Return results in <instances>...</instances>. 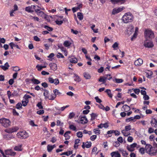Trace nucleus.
<instances>
[{
  "label": "nucleus",
  "mask_w": 157,
  "mask_h": 157,
  "mask_svg": "<svg viewBox=\"0 0 157 157\" xmlns=\"http://www.w3.org/2000/svg\"><path fill=\"white\" fill-rule=\"evenodd\" d=\"M145 150L146 153L151 156L155 155L157 153V149L149 144H146Z\"/></svg>",
  "instance_id": "1"
},
{
  "label": "nucleus",
  "mask_w": 157,
  "mask_h": 157,
  "mask_svg": "<svg viewBox=\"0 0 157 157\" xmlns=\"http://www.w3.org/2000/svg\"><path fill=\"white\" fill-rule=\"evenodd\" d=\"M134 17L133 14L129 12L126 13L122 16V20L124 23H128L133 21Z\"/></svg>",
  "instance_id": "2"
},
{
  "label": "nucleus",
  "mask_w": 157,
  "mask_h": 157,
  "mask_svg": "<svg viewBox=\"0 0 157 157\" xmlns=\"http://www.w3.org/2000/svg\"><path fill=\"white\" fill-rule=\"evenodd\" d=\"M144 34L147 40H151L155 37L154 32L150 29H146L144 32Z\"/></svg>",
  "instance_id": "3"
},
{
  "label": "nucleus",
  "mask_w": 157,
  "mask_h": 157,
  "mask_svg": "<svg viewBox=\"0 0 157 157\" xmlns=\"http://www.w3.org/2000/svg\"><path fill=\"white\" fill-rule=\"evenodd\" d=\"M17 136L20 138L25 139L29 136V134L25 131H23L18 132L17 134Z\"/></svg>",
  "instance_id": "4"
},
{
  "label": "nucleus",
  "mask_w": 157,
  "mask_h": 157,
  "mask_svg": "<svg viewBox=\"0 0 157 157\" xmlns=\"http://www.w3.org/2000/svg\"><path fill=\"white\" fill-rule=\"evenodd\" d=\"M0 123L5 127H8L10 124V121L5 118L0 119Z\"/></svg>",
  "instance_id": "5"
},
{
  "label": "nucleus",
  "mask_w": 157,
  "mask_h": 157,
  "mask_svg": "<svg viewBox=\"0 0 157 157\" xmlns=\"http://www.w3.org/2000/svg\"><path fill=\"white\" fill-rule=\"evenodd\" d=\"M0 152L3 155V157H8L6 155H10L12 156H14L16 154V153L13 152L11 149L7 150L5 151V154L6 155H5L3 151L0 149Z\"/></svg>",
  "instance_id": "6"
},
{
  "label": "nucleus",
  "mask_w": 157,
  "mask_h": 157,
  "mask_svg": "<svg viewBox=\"0 0 157 157\" xmlns=\"http://www.w3.org/2000/svg\"><path fill=\"white\" fill-rule=\"evenodd\" d=\"M40 9H35V12L37 15L41 17H44V18H46L47 16L46 15L43 11H40Z\"/></svg>",
  "instance_id": "7"
},
{
  "label": "nucleus",
  "mask_w": 157,
  "mask_h": 157,
  "mask_svg": "<svg viewBox=\"0 0 157 157\" xmlns=\"http://www.w3.org/2000/svg\"><path fill=\"white\" fill-rule=\"evenodd\" d=\"M144 46L148 48H151L154 46V44L152 41H145L144 43Z\"/></svg>",
  "instance_id": "8"
},
{
  "label": "nucleus",
  "mask_w": 157,
  "mask_h": 157,
  "mask_svg": "<svg viewBox=\"0 0 157 157\" xmlns=\"http://www.w3.org/2000/svg\"><path fill=\"white\" fill-rule=\"evenodd\" d=\"M36 6L34 5H31V6L26 7L25 8V10L28 13H32L34 12V10H35Z\"/></svg>",
  "instance_id": "9"
},
{
  "label": "nucleus",
  "mask_w": 157,
  "mask_h": 157,
  "mask_svg": "<svg viewBox=\"0 0 157 157\" xmlns=\"http://www.w3.org/2000/svg\"><path fill=\"white\" fill-rule=\"evenodd\" d=\"M124 9V8L123 7L115 8L113 9L112 13V14L115 15L121 12Z\"/></svg>",
  "instance_id": "10"
},
{
  "label": "nucleus",
  "mask_w": 157,
  "mask_h": 157,
  "mask_svg": "<svg viewBox=\"0 0 157 157\" xmlns=\"http://www.w3.org/2000/svg\"><path fill=\"white\" fill-rule=\"evenodd\" d=\"M49 82L51 83H54L56 85L59 83V80L58 78L53 79L52 78L49 77L48 79Z\"/></svg>",
  "instance_id": "11"
},
{
  "label": "nucleus",
  "mask_w": 157,
  "mask_h": 157,
  "mask_svg": "<svg viewBox=\"0 0 157 157\" xmlns=\"http://www.w3.org/2000/svg\"><path fill=\"white\" fill-rule=\"evenodd\" d=\"M137 144L136 143H134L130 145L127 147V149L130 151H133L134 150V148L136 147Z\"/></svg>",
  "instance_id": "12"
},
{
  "label": "nucleus",
  "mask_w": 157,
  "mask_h": 157,
  "mask_svg": "<svg viewBox=\"0 0 157 157\" xmlns=\"http://www.w3.org/2000/svg\"><path fill=\"white\" fill-rule=\"evenodd\" d=\"M79 117L80 118V120L78 122L79 123L82 124H85L88 122L86 116H84L82 117Z\"/></svg>",
  "instance_id": "13"
},
{
  "label": "nucleus",
  "mask_w": 157,
  "mask_h": 157,
  "mask_svg": "<svg viewBox=\"0 0 157 157\" xmlns=\"http://www.w3.org/2000/svg\"><path fill=\"white\" fill-rule=\"evenodd\" d=\"M134 30V27L132 26H129L127 28L126 33L130 35L133 32Z\"/></svg>",
  "instance_id": "14"
},
{
  "label": "nucleus",
  "mask_w": 157,
  "mask_h": 157,
  "mask_svg": "<svg viewBox=\"0 0 157 157\" xmlns=\"http://www.w3.org/2000/svg\"><path fill=\"white\" fill-rule=\"evenodd\" d=\"M143 63V60L139 58L135 61L134 64L136 66H139L142 64Z\"/></svg>",
  "instance_id": "15"
},
{
  "label": "nucleus",
  "mask_w": 157,
  "mask_h": 157,
  "mask_svg": "<svg viewBox=\"0 0 157 157\" xmlns=\"http://www.w3.org/2000/svg\"><path fill=\"white\" fill-rule=\"evenodd\" d=\"M91 146V143L90 142H87L85 143V146L84 145V143H83V144L82 145V147L83 148H84L85 147L87 148H90Z\"/></svg>",
  "instance_id": "16"
},
{
  "label": "nucleus",
  "mask_w": 157,
  "mask_h": 157,
  "mask_svg": "<svg viewBox=\"0 0 157 157\" xmlns=\"http://www.w3.org/2000/svg\"><path fill=\"white\" fill-rule=\"evenodd\" d=\"M112 157H121L120 154L118 151H113L111 153Z\"/></svg>",
  "instance_id": "17"
},
{
  "label": "nucleus",
  "mask_w": 157,
  "mask_h": 157,
  "mask_svg": "<svg viewBox=\"0 0 157 157\" xmlns=\"http://www.w3.org/2000/svg\"><path fill=\"white\" fill-rule=\"evenodd\" d=\"M44 91L43 95L45 97L44 98L45 99H48L50 96L48 91L44 89Z\"/></svg>",
  "instance_id": "18"
},
{
  "label": "nucleus",
  "mask_w": 157,
  "mask_h": 157,
  "mask_svg": "<svg viewBox=\"0 0 157 157\" xmlns=\"http://www.w3.org/2000/svg\"><path fill=\"white\" fill-rule=\"evenodd\" d=\"M9 67L10 66L7 62L4 65H1L0 66V67L4 71H6L8 69Z\"/></svg>",
  "instance_id": "19"
},
{
  "label": "nucleus",
  "mask_w": 157,
  "mask_h": 157,
  "mask_svg": "<svg viewBox=\"0 0 157 157\" xmlns=\"http://www.w3.org/2000/svg\"><path fill=\"white\" fill-rule=\"evenodd\" d=\"M122 109L123 111L127 112L130 110V108L127 105H125L122 106Z\"/></svg>",
  "instance_id": "20"
},
{
  "label": "nucleus",
  "mask_w": 157,
  "mask_h": 157,
  "mask_svg": "<svg viewBox=\"0 0 157 157\" xmlns=\"http://www.w3.org/2000/svg\"><path fill=\"white\" fill-rule=\"evenodd\" d=\"M29 99H28L26 98H25V97L24 96L23 100L22 101V105L24 106H26L27 105Z\"/></svg>",
  "instance_id": "21"
},
{
  "label": "nucleus",
  "mask_w": 157,
  "mask_h": 157,
  "mask_svg": "<svg viewBox=\"0 0 157 157\" xmlns=\"http://www.w3.org/2000/svg\"><path fill=\"white\" fill-rule=\"evenodd\" d=\"M147 77L149 78H151L152 77L153 73L151 71H148L146 72Z\"/></svg>",
  "instance_id": "22"
},
{
  "label": "nucleus",
  "mask_w": 157,
  "mask_h": 157,
  "mask_svg": "<svg viewBox=\"0 0 157 157\" xmlns=\"http://www.w3.org/2000/svg\"><path fill=\"white\" fill-rule=\"evenodd\" d=\"M121 133L125 136H128L129 135H131L129 132L126 131L124 129L121 131Z\"/></svg>",
  "instance_id": "23"
},
{
  "label": "nucleus",
  "mask_w": 157,
  "mask_h": 157,
  "mask_svg": "<svg viewBox=\"0 0 157 157\" xmlns=\"http://www.w3.org/2000/svg\"><path fill=\"white\" fill-rule=\"evenodd\" d=\"M69 60L70 63H76L78 62L77 59L74 57H70Z\"/></svg>",
  "instance_id": "24"
},
{
  "label": "nucleus",
  "mask_w": 157,
  "mask_h": 157,
  "mask_svg": "<svg viewBox=\"0 0 157 157\" xmlns=\"http://www.w3.org/2000/svg\"><path fill=\"white\" fill-rule=\"evenodd\" d=\"M109 126L108 124L107 123H105L104 124H101L98 126V127L100 128H101L104 127L105 128H107Z\"/></svg>",
  "instance_id": "25"
},
{
  "label": "nucleus",
  "mask_w": 157,
  "mask_h": 157,
  "mask_svg": "<svg viewBox=\"0 0 157 157\" xmlns=\"http://www.w3.org/2000/svg\"><path fill=\"white\" fill-rule=\"evenodd\" d=\"M50 66L51 69L54 71L56 70L57 69V65L55 63H52L50 64Z\"/></svg>",
  "instance_id": "26"
},
{
  "label": "nucleus",
  "mask_w": 157,
  "mask_h": 157,
  "mask_svg": "<svg viewBox=\"0 0 157 157\" xmlns=\"http://www.w3.org/2000/svg\"><path fill=\"white\" fill-rule=\"evenodd\" d=\"M119 151L121 152L122 155L124 156H126L128 155V154L127 151L123 149H119Z\"/></svg>",
  "instance_id": "27"
},
{
  "label": "nucleus",
  "mask_w": 157,
  "mask_h": 157,
  "mask_svg": "<svg viewBox=\"0 0 157 157\" xmlns=\"http://www.w3.org/2000/svg\"><path fill=\"white\" fill-rule=\"evenodd\" d=\"M74 78L75 81L77 82H79L81 80L79 76L76 74H74Z\"/></svg>",
  "instance_id": "28"
},
{
  "label": "nucleus",
  "mask_w": 157,
  "mask_h": 157,
  "mask_svg": "<svg viewBox=\"0 0 157 157\" xmlns=\"http://www.w3.org/2000/svg\"><path fill=\"white\" fill-rule=\"evenodd\" d=\"M9 45L12 49H13V47H16L17 48L20 49V48L18 45L15 44L13 42L10 43Z\"/></svg>",
  "instance_id": "29"
},
{
  "label": "nucleus",
  "mask_w": 157,
  "mask_h": 157,
  "mask_svg": "<svg viewBox=\"0 0 157 157\" xmlns=\"http://www.w3.org/2000/svg\"><path fill=\"white\" fill-rule=\"evenodd\" d=\"M22 144H20L18 146H15L14 148V150L16 151H21L22 150Z\"/></svg>",
  "instance_id": "30"
},
{
  "label": "nucleus",
  "mask_w": 157,
  "mask_h": 157,
  "mask_svg": "<svg viewBox=\"0 0 157 157\" xmlns=\"http://www.w3.org/2000/svg\"><path fill=\"white\" fill-rule=\"evenodd\" d=\"M71 43L68 40H66L64 41L63 45L66 47H68L71 45Z\"/></svg>",
  "instance_id": "31"
},
{
  "label": "nucleus",
  "mask_w": 157,
  "mask_h": 157,
  "mask_svg": "<svg viewBox=\"0 0 157 157\" xmlns=\"http://www.w3.org/2000/svg\"><path fill=\"white\" fill-rule=\"evenodd\" d=\"M113 81L117 83H119L123 82V80L122 79L115 78V79H113Z\"/></svg>",
  "instance_id": "32"
},
{
  "label": "nucleus",
  "mask_w": 157,
  "mask_h": 157,
  "mask_svg": "<svg viewBox=\"0 0 157 157\" xmlns=\"http://www.w3.org/2000/svg\"><path fill=\"white\" fill-rule=\"evenodd\" d=\"M105 92H106L107 94L109 96V97H110L111 98H112V97L113 95H112V94H111V91L110 90L107 89L105 91Z\"/></svg>",
  "instance_id": "33"
},
{
  "label": "nucleus",
  "mask_w": 157,
  "mask_h": 157,
  "mask_svg": "<svg viewBox=\"0 0 157 157\" xmlns=\"http://www.w3.org/2000/svg\"><path fill=\"white\" fill-rule=\"evenodd\" d=\"M31 80L33 83L34 84H38L40 83V82L39 81L35 78H33Z\"/></svg>",
  "instance_id": "34"
},
{
  "label": "nucleus",
  "mask_w": 157,
  "mask_h": 157,
  "mask_svg": "<svg viewBox=\"0 0 157 157\" xmlns=\"http://www.w3.org/2000/svg\"><path fill=\"white\" fill-rule=\"evenodd\" d=\"M113 133V130L109 131L107 132V134L106 135L107 137H110L112 136L111 134Z\"/></svg>",
  "instance_id": "35"
},
{
  "label": "nucleus",
  "mask_w": 157,
  "mask_h": 157,
  "mask_svg": "<svg viewBox=\"0 0 157 157\" xmlns=\"http://www.w3.org/2000/svg\"><path fill=\"white\" fill-rule=\"evenodd\" d=\"M77 17H78V19L80 20H82L83 19V17L82 14L80 12L78 13Z\"/></svg>",
  "instance_id": "36"
},
{
  "label": "nucleus",
  "mask_w": 157,
  "mask_h": 157,
  "mask_svg": "<svg viewBox=\"0 0 157 157\" xmlns=\"http://www.w3.org/2000/svg\"><path fill=\"white\" fill-rule=\"evenodd\" d=\"M84 76L86 79H89L91 77L89 74L86 72L84 73Z\"/></svg>",
  "instance_id": "37"
},
{
  "label": "nucleus",
  "mask_w": 157,
  "mask_h": 157,
  "mask_svg": "<svg viewBox=\"0 0 157 157\" xmlns=\"http://www.w3.org/2000/svg\"><path fill=\"white\" fill-rule=\"evenodd\" d=\"M107 79V77H101L99 79V81L100 82H101L104 83L105 82L106 79Z\"/></svg>",
  "instance_id": "38"
},
{
  "label": "nucleus",
  "mask_w": 157,
  "mask_h": 157,
  "mask_svg": "<svg viewBox=\"0 0 157 157\" xmlns=\"http://www.w3.org/2000/svg\"><path fill=\"white\" fill-rule=\"evenodd\" d=\"M69 128L74 131H76V127L73 124H70L69 127Z\"/></svg>",
  "instance_id": "39"
},
{
  "label": "nucleus",
  "mask_w": 157,
  "mask_h": 157,
  "mask_svg": "<svg viewBox=\"0 0 157 157\" xmlns=\"http://www.w3.org/2000/svg\"><path fill=\"white\" fill-rule=\"evenodd\" d=\"M56 94H52L51 95L49 96L48 99L50 100H53L56 98Z\"/></svg>",
  "instance_id": "40"
},
{
  "label": "nucleus",
  "mask_w": 157,
  "mask_h": 157,
  "mask_svg": "<svg viewBox=\"0 0 157 157\" xmlns=\"http://www.w3.org/2000/svg\"><path fill=\"white\" fill-rule=\"evenodd\" d=\"M54 94H56V96L57 95H59L61 94V93L59 92V90L57 89H55L53 91Z\"/></svg>",
  "instance_id": "41"
},
{
  "label": "nucleus",
  "mask_w": 157,
  "mask_h": 157,
  "mask_svg": "<svg viewBox=\"0 0 157 157\" xmlns=\"http://www.w3.org/2000/svg\"><path fill=\"white\" fill-rule=\"evenodd\" d=\"M91 120H93L97 117V115L95 113H92L91 114Z\"/></svg>",
  "instance_id": "42"
},
{
  "label": "nucleus",
  "mask_w": 157,
  "mask_h": 157,
  "mask_svg": "<svg viewBox=\"0 0 157 157\" xmlns=\"http://www.w3.org/2000/svg\"><path fill=\"white\" fill-rule=\"evenodd\" d=\"M12 132H16L19 129L17 127H13L10 128Z\"/></svg>",
  "instance_id": "43"
},
{
  "label": "nucleus",
  "mask_w": 157,
  "mask_h": 157,
  "mask_svg": "<svg viewBox=\"0 0 157 157\" xmlns=\"http://www.w3.org/2000/svg\"><path fill=\"white\" fill-rule=\"evenodd\" d=\"M30 18L31 20H34L36 21H39V18L36 17H33L32 16H30Z\"/></svg>",
  "instance_id": "44"
},
{
  "label": "nucleus",
  "mask_w": 157,
  "mask_h": 157,
  "mask_svg": "<svg viewBox=\"0 0 157 157\" xmlns=\"http://www.w3.org/2000/svg\"><path fill=\"white\" fill-rule=\"evenodd\" d=\"M131 129V125H127L125 127V130L128 131L129 132V131Z\"/></svg>",
  "instance_id": "45"
},
{
  "label": "nucleus",
  "mask_w": 157,
  "mask_h": 157,
  "mask_svg": "<svg viewBox=\"0 0 157 157\" xmlns=\"http://www.w3.org/2000/svg\"><path fill=\"white\" fill-rule=\"evenodd\" d=\"M47 148L48 151L49 152H51L53 149L52 146L50 145H48L47 146Z\"/></svg>",
  "instance_id": "46"
},
{
  "label": "nucleus",
  "mask_w": 157,
  "mask_h": 157,
  "mask_svg": "<svg viewBox=\"0 0 157 157\" xmlns=\"http://www.w3.org/2000/svg\"><path fill=\"white\" fill-rule=\"evenodd\" d=\"M139 152L142 155L145 153V149L143 147L140 148L139 150Z\"/></svg>",
  "instance_id": "47"
},
{
  "label": "nucleus",
  "mask_w": 157,
  "mask_h": 157,
  "mask_svg": "<svg viewBox=\"0 0 157 157\" xmlns=\"http://www.w3.org/2000/svg\"><path fill=\"white\" fill-rule=\"evenodd\" d=\"M134 120V117H131L127 118L126 120V121L127 122H129Z\"/></svg>",
  "instance_id": "48"
},
{
  "label": "nucleus",
  "mask_w": 157,
  "mask_h": 157,
  "mask_svg": "<svg viewBox=\"0 0 157 157\" xmlns=\"http://www.w3.org/2000/svg\"><path fill=\"white\" fill-rule=\"evenodd\" d=\"M22 105V104H21L20 103H18L16 105V107L17 109H20V108H21Z\"/></svg>",
  "instance_id": "49"
},
{
  "label": "nucleus",
  "mask_w": 157,
  "mask_h": 157,
  "mask_svg": "<svg viewBox=\"0 0 157 157\" xmlns=\"http://www.w3.org/2000/svg\"><path fill=\"white\" fill-rule=\"evenodd\" d=\"M118 44L117 42H115L112 45V47L115 50H116V48L118 47Z\"/></svg>",
  "instance_id": "50"
},
{
  "label": "nucleus",
  "mask_w": 157,
  "mask_h": 157,
  "mask_svg": "<svg viewBox=\"0 0 157 157\" xmlns=\"http://www.w3.org/2000/svg\"><path fill=\"white\" fill-rule=\"evenodd\" d=\"M118 141L121 143H122L123 142V139L121 136L119 137L117 139Z\"/></svg>",
  "instance_id": "51"
},
{
  "label": "nucleus",
  "mask_w": 157,
  "mask_h": 157,
  "mask_svg": "<svg viewBox=\"0 0 157 157\" xmlns=\"http://www.w3.org/2000/svg\"><path fill=\"white\" fill-rule=\"evenodd\" d=\"M44 28L49 31H52L53 30V29L52 28L47 25L44 26Z\"/></svg>",
  "instance_id": "52"
},
{
  "label": "nucleus",
  "mask_w": 157,
  "mask_h": 157,
  "mask_svg": "<svg viewBox=\"0 0 157 157\" xmlns=\"http://www.w3.org/2000/svg\"><path fill=\"white\" fill-rule=\"evenodd\" d=\"M113 133H114L115 136H119L120 134V132L117 130H113Z\"/></svg>",
  "instance_id": "53"
},
{
  "label": "nucleus",
  "mask_w": 157,
  "mask_h": 157,
  "mask_svg": "<svg viewBox=\"0 0 157 157\" xmlns=\"http://www.w3.org/2000/svg\"><path fill=\"white\" fill-rule=\"evenodd\" d=\"M75 116V114L73 112L71 113L68 116V118L70 119H71L73 117Z\"/></svg>",
  "instance_id": "54"
},
{
  "label": "nucleus",
  "mask_w": 157,
  "mask_h": 157,
  "mask_svg": "<svg viewBox=\"0 0 157 157\" xmlns=\"http://www.w3.org/2000/svg\"><path fill=\"white\" fill-rule=\"evenodd\" d=\"M13 70L15 71H17L20 70V68L18 67H13Z\"/></svg>",
  "instance_id": "55"
},
{
  "label": "nucleus",
  "mask_w": 157,
  "mask_h": 157,
  "mask_svg": "<svg viewBox=\"0 0 157 157\" xmlns=\"http://www.w3.org/2000/svg\"><path fill=\"white\" fill-rule=\"evenodd\" d=\"M93 131L94 133L96 134H100V130L97 128L94 129Z\"/></svg>",
  "instance_id": "56"
},
{
  "label": "nucleus",
  "mask_w": 157,
  "mask_h": 157,
  "mask_svg": "<svg viewBox=\"0 0 157 157\" xmlns=\"http://www.w3.org/2000/svg\"><path fill=\"white\" fill-rule=\"evenodd\" d=\"M77 136L79 138H81L82 136V132H78L77 133Z\"/></svg>",
  "instance_id": "57"
},
{
  "label": "nucleus",
  "mask_w": 157,
  "mask_h": 157,
  "mask_svg": "<svg viewBox=\"0 0 157 157\" xmlns=\"http://www.w3.org/2000/svg\"><path fill=\"white\" fill-rule=\"evenodd\" d=\"M124 0H117V4H121L124 3Z\"/></svg>",
  "instance_id": "58"
},
{
  "label": "nucleus",
  "mask_w": 157,
  "mask_h": 157,
  "mask_svg": "<svg viewBox=\"0 0 157 157\" xmlns=\"http://www.w3.org/2000/svg\"><path fill=\"white\" fill-rule=\"evenodd\" d=\"M133 140V138L131 136H129L127 139V141L129 142H132Z\"/></svg>",
  "instance_id": "59"
},
{
  "label": "nucleus",
  "mask_w": 157,
  "mask_h": 157,
  "mask_svg": "<svg viewBox=\"0 0 157 157\" xmlns=\"http://www.w3.org/2000/svg\"><path fill=\"white\" fill-rule=\"evenodd\" d=\"M95 99L96 100V101L98 103H101L102 101L101 100L98 96L95 97Z\"/></svg>",
  "instance_id": "60"
},
{
  "label": "nucleus",
  "mask_w": 157,
  "mask_h": 157,
  "mask_svg": "<svg viewBox=\"0 0 157 157\" xmlns=\"http://www.w3.org/2000/svg\"><path fill=\"white\" fill-rule=\"evenodd\" d=\"M63 123L61 122V121L59 120H57L56 121V125L57 126H62L63 125Z\"/></svg>",
  "instance_id": "61"
},
{
  "label": "nucleus",
  "mask_w": 157,
  "mask_h": 157,
  "mask_svg": "<svg viewBox=\"0 0 157 157\" xmlns=\"http://www.w3.org/2000/svg\"><path fill=\"white\" fill-rule=\"evenodd\" d=\"M97 138V136L96 135H94L91 136L90 137V139L92 141H94Z\"/></svg>",
  "instance_id": "62"
},
{
  "label": "nucleus",
  "mask_w": 157,
  "mask_h": 157,
  "mask_svg": "<svg viewBox=\"0 0 157 157\" xmlns=\"http://www.w3.org/2000/svg\"><path fill=\"white\" fill-rule=\"evenodd\" d=\"M36 113L37 114H38L39 115H41L43 114L44 113V111L42 109L40 110H39L37 111Z\"/></svg>",
  "instance_id": "63"
},
{
  "label": "nucleus",
  "mask_w": 157,
  "mask_h": 157,
  "mask_svg": "<svg viewBox=\"0 0 157 157\" xmlns=\"http://www.w3.org/2000/svg\"><path fill=\"white\" fill-rule=\"evenodd\" d=\"M153 120H154V125L153 126L155 128L157 127V120L155 118H154Z\"/></svg>",
  "instance_id": "64"
}]
</instances>
